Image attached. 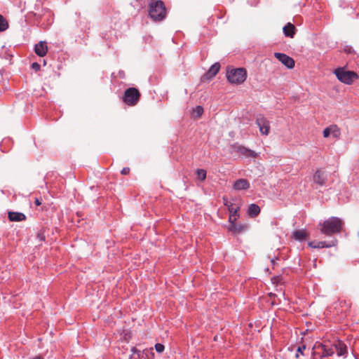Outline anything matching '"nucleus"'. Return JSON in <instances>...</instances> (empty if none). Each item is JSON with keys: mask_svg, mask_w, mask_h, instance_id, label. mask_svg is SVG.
Here are the masks:
<instances>
[{"mask_svg": "<svg viewBox=\"0 0 359 359\" xmlns=\"http://www.w3.org/2000/svg\"><path fill=\"white\" fill-rule=\"evenodd\" d=\"M320 226L323 233L331 236L341 231L343 222L338 217H332L320 224Z\"/></svg>", "mask_w": 359, "mask_h": 359, "instance_id": "nucleus-1", "label": "nucleus"}, {"mask_svg": "<svg viewBox=\"0 0 359 359\" xmlns=\"http://www.w3.org/2000/svg\"><path fill=\"white\" fill-rule=\"evenodd\" d=\"M149 16L155 21H161L165 18L166 9L162 1L158 0L149 4Z\"/></svg>", "mask_w": 359, "mask_h": 359, "instance_id": "nucleus-2", "label": "nucleus"}, {"mask_svg": "<svg viewBox=\"0 0 359 359\" xmlns=\"http://www.w3.org/2000/svg\"><path fill=\"white\" fill-rule=\"evenodd\" d=\"M247 77V73L245 69L238 68L227 71L226 78L229 83L233 84H241L243 83Z\"/></svg>", "mask_w": 359, "mask_h": 359, "instance_id": "nucleus-3", "label": "nucleus"}, {"mask_svg": "<svg viewBox=\"0 0 359 359\" xmlns=\"http://www.w3.org/2000/svg\"><path fill=\"white\" fill-rule=\"evenodd\" d=\"M337 78L342 83L350 85L358 78V74L351 71H346L344 68H337L334 72Z\"/></svg>", "mask_w": 359, "mask_h": 359, "instance_id": "nucleus-4", "label": "nucleus"}, {"mask_svg": "<svg viewBox=\"0 0 359 359\" xmlns=\"http://www.w3.org/2000/svg\"><path fill=\"white\" fill-rule=\"evenodd\" d=\"M141 94L139 90L134 87L127 88L123 97V102L128 106L136 105L140 98Z\"/></svg>", "mask_w": 359, "mask_h": 359, "instance_id": "nucleus-5", "label": "nucleus"}, {"mask_svg": "<svg viewBox=\"0 0 359 359\" xmlns=\"http://www.w3.org/2000/svg\"><path fill=\"white\" fill-rule=\"evenodd\" d=\"M333 347V346L332 347H329V346L327 344L316 342L314 344L313 349L320 350L321 353H320L316 351H313V355L314 356L316 354H319L320 358L331 356L334 354V352Z\"/></svg>", "mask_w": 359, "mask_h": 359, "instance_id": "nucleus-6", "label": "nucleus"}, {"mask_svg": "<svg viewBox=\"0 0 359 359\" xmlns=\"http://www.w3.org/2000/svg\"><path fill=\"white\" fill-rule=\"evenodd\" d=\"M231 147L233 151L241 154L243 156L251 158H256L257 156V154L255 151L244 146L234 144L231 146Z\"/></svg>", "mask_w": 359, "mask_h": 359, "instance_id": "nucleus-7", "label": "nucleus"}, {"mask_svg": "<svg viewBox=\"0 0 359 359\" xmlns=\"http://www.w3.org/2000/svg\"><path fill=\"white\" fill-rule=\"evenodd\" d=\"M256 123L263 135H268L270 131L269 121L262 115H259L256 118Z\"/></svg>", "mask_w": 359, "mask_h": 359, "instance_id": "nucleus-8", "label": "nucleus"}, {"mask_svg": "<svg viewBox=\"0 0 359 359\" xmlns=\"http://www.w3.org/2000/svg\"><path fill=\"white\" fill-rule=\"evenodd\" d=\"M274 56L288 69H292L294 67V60L291 57L280 53H275Z\"/></svg>", "mask_w": 359, "mask_h": 359, "instance_id": "nucleus-9", "label": "nucleus"}, {"mask_svg": "<svg viewBox=\"0 0 359 359\" xmlns=\"http://www.w3.org/2000/svg\"><path fill=\"white\" fill-rule=\"evenodd\" d=\"M224 204L226 205L230 212V216L229 218V222H231V219L236 220L239 217L238 210L240 209L239 206L234 207L233 204L229 202L226 197L223 198Z\"/></svg>", "mask_w": 359, "mask_h": 359, "instance_id": "nucleus-10", "label": "nucleus"}, {"mask_svg": "<svg viewBox=\"0 0 359 359\" xmlns=\"http://www.w3.org/2000/svg\"><path fill=\"white\" fill-rule=\"evenodd\" d=\"M236 220L231 219V222H229V230L233 234L241 233L245 230H247L248 226L245 224L236 223Z\"/></svg>", "mask_w": 359, "mask_h": 359, "instance_id": "nucleus-11", "label": "nucleus"}, {"mask_svg": "<svg viewBox=\"0 0 359 359\" xmlns=\"http://www.w3.org/2000/svg\"><path fill=\"white\" fill-rule=\"evenodd\" d=\"M327 179V174L325 170L322 169L317 170L313 177V182L320 186H323L325 184Z\"/></svg>", "mask_w": 359, "mask_h": 359, "instance_id": "nucleus-12", "label": "nucleus"}, {"mask_svg": "<svg viewBox=\"0 0 359 359\" xmlns=\"http://www.w3.org/2000/svg\"><path fill=\"white\" fill-rule=\"evenodd\" d=\"M323 133L324 137H328L330 135H332L333 137L338 139L341 135L340 129L337 125H331L325 128Z\"/></svg>", "mask_w": 359, "mask_h": 359, "instance_id": "nucleus-13", "label": "nucleus"}, {"mask_svg": "<svg viewBox=\"0 0 359 359\" xmlns=\"http://www.w3.org/2000/svg\"><path fill=\"white\" fill-rule=\"evenodd\" d=\"M152 350V348H151L150 351L146 349L141 352L135 347H133L131 349L132 355H130V359H147L149 358L148 354L149 352L153 354Z\"/></svg>", "mask_w": 359, "mask_h": 359, "instance_id": "nucleus-14", "label": "nucleus"}, {"mask_svg": "<svg viewBox=\"0 0 359 359\" xmlns=\"http://www.w3.org/2000/svg\"><path fill=\"white\" fill-rule=\"evenodd\" d=\"M220 69V65L219 62L213 64L208 72L203 76L204 80H210L214 78Z\"/></svg>", "mask_w": 359, "mask_h": 359, "instance_id": "nucleus-15", "label": "nucleus"}, {"mask_svg": "<svg viewBox=\"0 0 359 359\" xmlns=\"http://www.w3.org/2000/svg\"><path fill=\"white\" fill-rule=\"evenodd\" d=\"M34 51L36 54L40 57H43L46 55L48 51V46L45 41H40L35 45Z\"/></svg>", "mask_w": 359, "mask_h": 359, "instance_id": "nucleus-16", "label": "nucleus"}, {"mask_svg": "<svg viewBox=\"0 0 359 359\" xmlns=\"http://www.w3.org/2000/svg\"><path fill=\"white\" fill-rule=\"evenodd\" d=\"M8 217L11 222H22L26 219V215L22 212H8Z\"/></svg>", "mask_w": 359, "mask_h": 359, "instance_id": "nucleus-17", "label": "nucleus"}, {"mask_svg": "<svg viewBox=\"0 0 359 359\" xmlns=\"http://www.w3.org/2000/svg\"><path fill=\"white\" fill-rule=\"evenodd\" d=\"M233 187L236 190L248 189L250 187V183L245 179H239L234 182Z\"/></svg>", "mask_w": 359, "mask_h": 359, "instance_id": "nucleus-18", "label": "nucleus"}, {"mask_svg": "<svg viewBox=\"0 0 359 359\" xmlns=\"http://www.w3.org/2000/svg\"><path fill=\"white\" fill-rule=\"evenodd\" d=\"M337 241L334 240L331 242L327 243L325 241H320L316 243H314L313 242H311L309 243V245L314 248H330L332 246H334L336 245Z\"/></svg>", "mask_w": 359, "mask_h": 359, "instance_id": "nucleus-19", "label": "nucleus"}, {"mask_svg": "<svg viewBox=\"0 0 359 359\" xmlns=\"http://www.w3.org/2000/svg\"><path fill=\"white\" fill-rule=\"evenodd\" d=\"M295 30H296L295 26L290 22H288L283 28V31L285 36L287 37H290V38L294 37V36L295 34Z\"/></svg>", "mask_w": 359, "mask_h": 359, "instance_id": "nucleus-20", "label": "nucleus"}, {"mask_svg": "<svg viewBox=\"0 0 359 359\" xmlns=\"http://www.w3.org/2000/svg\"><path fill=\"white\" fill-rule=\"evenodd\" d=\"M334 349L336 350L339 356L343 355L346 353V346L341 341H337L333 344Z\"/></svg>", "mask_w": 359, "mask_h": 359, "instance_id": "nucleus-21", "label": "nucleus"}, {"mask_svg": "<svg viewBox=\"0 0 359 359\" xmlns=\"http://www.w3.org/2000/svg\"><path fill=\"white\" fill-rule=\"evenodd\" d=\"M308 236L309 233L305 229L297 230L293 233V238L299 241L306 239Z\"/></svg>", "mask_w": 359, "mask_h": 359, "instance_id": "nucleus-22", "label": "nucleus"}, {"mask_svg": "<svg viewBox=\"0 0 359 359\" xmlns=\"http://www.w3.org/2000/svg\"><path fill=\"white\" fill-rule=\"evenodd\" d=\"M248 213L250 217H255L260 213V208L257 204H250L248 207Z\"/></svg>", "mask_w": 359, "mask_h": 359, "instance_id": "nucleus-23", "label": "nucleus"}, {"mask_svg": "<svg viewBox=\"0 0 359 359\" xmlns=\"http://www.w3.org/2000/svg\"><path fill=\"white\" fill-rule=\"evenodd\" d=\"M203 113V108L201 106H197L192 112V116L196 118H198L201 116V115Z\"/></svg>", "mask_w": 359, "mask_h": 359, "instance_id": "nucleus-24", "label": "nucleus"}, {"mask_svg": "<svg viewBox=\"0 0 359 359\" xmlns=\"http://www.w3.org/2000/svg\"><path fill=\"white\" fill-rule=\"evenodd\" d=\"M8 28L7 20L0 15V32H4Z\"/></svg>", "mask_w": 359, "mask_h": 359, "instance_id": "nucleus-25", "label": "nucleus"}, {"mask_svg": "<svg viewBox=\"0 0 359 359\" xmlns=\"http://www.w3.org/2000/svg\"><path fill=\"white\" fill-rule=\"evenodd\" d=\"M196 175L201 181H204L206 178V171L203 169H198L196 170Z\"/></svg>", "mask_w": 359, "mask_h": 359, "instance_id": "nucleus-26", "label": "nucleus"}, {"mask_svg": "<svg viewBox=\"0 0 359 359\" xmlns=\"http://www.w3.org/2000/svg\"><path fill=\"white\" fill-rule=\"evenodd\" d=\"M164 346L161 344H156L155 345V349L158 353H162L164 351Z\"/></svg>", "mask_w": 359, "mask_h": 359, "instance_id": "nucleus-27", "label": "nucleus"}, {"mask_svg": "<svg viewBox=\"0 0 359 359\" xmlns=\"http://www.w3.org/2000/svg\"><path fill=\"white\" fill-rule=\"evenodd\" d=\"M306 349V346L305 345H302L301 346H299L297 348V353L296 354V358H298L299 357V353H300L301 354H303V351Z\"/></svg>", "mask_w": 359, "mask_h": 359, "instance_id": "nucleus-28", "label": "nucleus"}, {"mask_svg": "<svg viewBox=\"0 0 359 359\" xmlns=\"http://www.w3.org/2000/svg\"><path fill=\"white\" fill-rule=\"evenodd\" d=\"M40 65L37 62H34L32 65V68L34 69L36 72H38L40 69Z\"/></svg>", "mask_w": 359, "mask_h": 359, "instance_id": "nucleus-29", "label": "nucleus"}, {"mask_svg": "<svg viewBox=\"0 0 359 359\" xmlns=\"http://www.w3.org/2000/svg\"><path fill=\"white\" fill-rule=\"evenodd\" d=\"M130 172V168L126 167V168H123L121 171V173L122 175H128V173Z\"/></svg>", "mask_w": 359, "mask_h": 359, "instance_id": "nucleus-30", "label": "nucleus"}, {"mask_svg": "<svg viewBox=\"0 0 359 359\" xmlns=\"http://www.w3.org/2000/svg\"><path fill=\"white\" fill-rule=\"evenodd\" d=\"M37 237L40 241H43L45 240V236L42 233H39L37 234Z\"/></svg>", "mask_w": 359, "mask_h": 359, "instance_id": "nucleus-31", "label": "nucleus"}, {"mask_svg": "<svg viewBox=\"0 0 359 359\" xmlns=\"http://www.w3.org/2000/svg\"><path fill=\"white\" fill-rule=\"evenodd\" d=\"M34 202H35V204L36 205H40L41 204V200L39 198H35V201Z\"/></svg>", "mask_w": 359, "mask_h": 359, "instance_id": "nucleus-32", "label": "nucleus"}, {"mask_svg": "<svg viewBox=\"0 0 359 359\" xmlns=\"http://www.w3.org/2000/svg\"><path fill=\"white\" fill-rule=\"evenodd\" d=\"M280 280V278L279 277H274L273 279H272V281L273 283H278Z\"/></svg>", "mask_w": 359, "mask_h": 359, "instance_id": "nucleus-33", "label": "nucleus"}, {"mask_svg": "<svg viewBox=\"0 0 359 359\" xmlns=\"http://www.w3.org/2000/svg\"><path fill=\"white\" fill-rule=\"evenodd\" d=\"M34 359H43L41 356H36Z\"/></svg>", "mask_w": 359, "mask_h": 359, "instance_id": "nucleus-34", "label": "nucleus"}, {"mask_svg": "<svg viewBox=\"0 0 359 359\" xmlns=\"http://www.w3.org/2000/svg\"><path fill=\"white\" fill-rule=\"evenodd\" d=\"M269 296H270V297H273V296H275V294L270 293V294H269Z\"/></svg>", "mask_w": 359, "mask_h": 359, "instance_id": "nucleus-35", "label": "nucleus"}]
</instances>
